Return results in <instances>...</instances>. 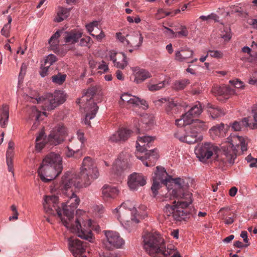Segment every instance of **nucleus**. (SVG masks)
Here are the masks:
<instances>
[{"label": "nucleus", "mask_w": 257, "mask_h": 257, "mask_svg": "<svg viewBox=\"0 0 257 257\" xmlns=\"http://www.w3.org/2000/svg\"><path fill=\"white\" fill-rule=\"evenodd\" d=\"M188 31L187 30L186 27L184 26H181L180 28V30L178 32H176L175 34V38L187 37L188 35Z\"/></svg>", "instance_id": "obj_49"}, {"label": "nucleus", "mask_w": 257, "mask_h": 257, "mask_svg": "<svg viewBox=\"0 0 257 257\" xmlns=\"http://www.w3.org/2000/svg\"><path fill=\"white\" fill-rule=\"evenodd\" d=\"M62 160V159L60 155L54 152H51L45 157L42 163L53 166L56 168H60L63 169Z\"/></svg>", "instance_id": "obj_22"}, {"label": "nucleus", "mask_w": 257, "mask_h": 257, "mask_svg": "<svg viewBox=\"0 0 257 257\" xmlns=\"http://www.w3.org/2000/svg\"><path fill=\"white\" fill-rule=\"evenodd\" d=\"M120 98L122 101L126 103L130 106H146L147 105V102L145 100L140 99L139 98L128 93L123 94Z\"/></svg>", "instance_id": "obj_23"}, {"label": "nucleus", "mask_w": 257, "mask_h": 257, "mask_svg": "<svg viewBox=\"0 0 257 257\" xmlns=\"http://www.w3.org/2000/svg\"><path fill=\"white\" fill-rule=\"evenodd\" d=\"M224 124L220 123L211 127L210 130V134H214L215 136H219L223 132Z\"/></svg>", "instance_id": "obj_44"}, {"label": "nucleus", "mask_w": 257, "mask_h": 257, "mask_svg": "<svg viewBox=\"0 0 257 257\" xmlns=\"http://www.w3.org/2000/svg\"><path fill=\"white\" fill-rule=\"evenodd\" d=\"M80 181L79 177H77L76 175H70L69 174H65L62 178L61 183L60 187L64 194H68L69 191L74 192L73 189L75 188H81L84 187L82 184L80 183L78 186V182Z\"/></svg>", "instance_id": "obj_14"}, {"label": "nucleus", "mask_w": 257, "mask_h": 257, "mask_svg": "<svg viewBox=\"0 0 257 257\" xmlns=\"http://www.w3.org/2000/svg\"><path fill=\"white\" fill-rule=\"evenodd\" d=\"M164 32L166 34L168 35L169 37L170 38H175V34L176 33L174 32L172 30L165 26H164Z\"/></svg>", "instance_id": "obj_58"}, {"label": "nucleus", "mask_w": 257, "mask_h": 257, "mask_svg": "<svg viewBox=\"0 0 257 257\" xmlns=\"http://www.w3.org/2000/svg\"><path fill=\"white\" fill-rule=\"evenodd\" d=\"M104 232L106 239L103 240V244L106 249L111 250L114 248H120L124 245V240L117 232L105 230Z\"/></svg>", "instance_id": "obj_13"}, {"label": "nucleus", "mask_w": 257, "mask_h": 257, "mask_svg": "<svg viewBox=\"0 0 257 257\" xmlns=\"http://www.w3.org/2000/svg\"><path fill=\"white\" fill-rule=\"evenodd\" d=\"M184 115V119H185V121H186V124L188 125H192V124L193 123L194 120H195L194 119V117L192 116V115L188 114V112H187L185 114H183Z\"/></svg>", "instance_id": "obj_53"}, {"label": "nucleus", "mask_w": 257, "mask_h": 257, "mask_svg": "<svg viewBox=\"0 0 257 257\" xmlns=\"http://www.w3.org/2000/svg\"><path fill=\"white\" fill-rule=\"evenodd\" d=\"M64 41L66 43L74 44L78 42L82 36V32L80 30H73L65 33Z\"/></svg>", "instance_id": "obj_26"}, {"label": "nucleus", "mask_w": 257, "mask_h": 257, "mask_svg": "<svg viewBox=\"0 0 257 257\" xmlns=\"http://www.w3.org/2000/svg\"><path fill=\"white\" fill-rule=\"evenodd\" d=\"M172 13L165 11L163 9H159L158 10L157 13L156 17L158 19H161L165 18L166 16H169Z\"/></svg>", "instance_id": "obj_51"}, {"label": "nucleus", "mask_w": 257, "mask_h": 257, "mask_svg": "<svg viewBox=\"0 0 257 257\" xmlns=\"http://www.w3.org/2000/svg\"><path fill=\"white\" fill-rule=\"evenodd\" d=\"M118 190L113 187L105 185L102 188V197L105 201H109L115 198L118 195Z\"/></svg>", "instance_id": "obj_24"}, {"label": "nucleus", "mask_w": 257, "mask_h": 257, "mask_svg": "<svg viewBox=\"0 0 257 257\" xmlns=\"http://www.w3.org/2000/svg\"><path fill=\"white\" fill-rule=\"evenodd\" d=\"M232 213L233 212H231V209L229 207H225L221 208L218 212V214L219 215V218L223 220Z\"/></svg>", "instance_id": "obj_45"}, {"label": "nucleus", "mask_w": 257, "mask_h": 257, "mask_svg": "<svg viewBox=\"0 0 257 257\" xmlns=\"http://www.w3.org/2000/svg\"><path fill=\"white\" fill-rule=\"evenodd\" d=\"M212 93L220 101L228 99L235 94V90L226 86L215 85L211 89Z\"/></svg>", "instance_id": "obj_19"}, {"label": "nucleus", "mask_w": 257, "mask_h": 257, "mask_svg": "<svg viewBox=\"0 0 257 257\" xmlns=\"http://www.w3.org/2000/svg\"><path fill=\"white\" fill-rule=\"evenodd\" d=\"M208 53L211 57L217 59L221 58L223 57V53L220 51L209 50Z\"/></svg>", "instance_id": "obj_54"}, {"label": "nucleus", "mask_w": 257, "mask_h": 257, "mask_svg": "<svg viewBox=\"0 0 257 257\" xmlns=\"http://www.w3.org/2000/svg\"><path fill=\"white\" fill-rule=\"evenodd\" d=\"M229 83L232 84L235 87L237 88H243L244 86L242 81L238 79L235 80H230Z\"/></svg>", "instance_id": "obj_57"}, {"label": "nucleus", "mask_w": 257, "mask_h": 257, "mask_svg": "<svg viewBox=\"0 0 257 257\" xmlns=\"http://www.w3.org/2000/svg\"><path fill=\"white\" fill-rule=\"evenodd\" d=\"M60 34L59 31H57L54 35L50 38L49 43L50 45L51 48L52 50H55L58 49L59 41L58 39L60 37Z\"/></svg>", "instance_id": "obj_39"}, {"label": "nucleus", "mask_w": 257, "mask_h": 257, "mask_svg": "<svg viewBox=\"0 0 257 257\" xmlns=\"http://www.w3.org/2000/svg\"><path fill=\"white\" fill-rule=\"evenodd\" d=\"M44 141V133L41 132L39 136L36 139V149L40 151L45 146L46 143Z\"/></svg>", "instance_id": "obj_40"}, {"label": "nucleus", "mask_w": 257, "mask_h": 257, "mask_svg": "<svg viewBox=\"0 0 257 257\" xmlns=\"http://www.w3.org/2000/svg\"><path fill=\"white\" fill-rule=\"evenodd\" d=\"M68 193L65 194L67 200L63 204V215L62 222L72 232L77 234L81 238L92 242L93 236L91 231H86L82 228V218L76 217L75 221H73L74 212L80 202V199L75 192L70 191Z\"/></svg>", "instance_id": "obj_2"}, {"label": "nucleus", "mask_w": 257, "mask_h": 257, "mask_svg": "<svg viewBox=\"0 0 257 257\" xmlns=\"http://www.w3.org/2000/svg\"><path fill=\"white\" fill-rule=\"evenodd\" d=\"M29 116L28 118V120H37L40 121L41 118V116L42 115H44L47 116V113L46 112H41L40 111L38 110L36 106H33L30 107L29 109Z\"/></svg>", "instance_id": "obj_30"}, {"label": "nucleus", "mask_w": 257, "mask_h": 257, "mask_svg": "<svg viewBox=\"0 0 257 257\" xmlns=\"http://www.w3.org/2000/svg\"><path fill=\"white\" fill-rule=\"evenodd\" d=\"M155 139V137L144 136L139 137L136 143V148L138 151L140 152H146L145 156L137 158L143 161L146 166H153L158 159V155L157 149L147 150V148H150V144Z\"/></svg>", "instance_id": "obj_5"}, {"label": "nucleus", "mask_w": 257, "mask_h": 257, "mask_svg": "<svg viewBox=\"0 0 257 257\" xmlns=\"http://www.w3.org/2000/svg\"><path fill=\"white\" fill-rule=\"evenodd\" d=\"M57 61V58L55 55L53 54H50L46 57V59L45 60L44 64L45 65H46L50 67Z\"/></svg>", "instance_id": "obj_48"}, {"label": "nucleus", "mask_w": 257, "mask_h": 257, "mask_svg": "<svg viewBox=\"0 0 257 257\" xmlns=\"http://www.w3.org/2000/svg\"><path fill=\"white\" fill-rule=\"evenodd\" d=\"M67 135V130L62 123L55 126L51 132L48 138V143L56 146L62 143Z\"/></svg>", "instance_id": "obj_15"}, {"label": "nucleus", "mask_w": 257, "mask_h": 257, "mask_svg": "<svg viewBox=\"0 0 257 257\" xmlns=\"http://www.w3.org/2000/svg\"><path fill=\"white\" fill-rule=\"evenodd\" d=\"M77 139L79 140L78 146H75L73 143H71L67 146L68 152L66 153V155L68 157H73L76 159H79L83 155L82 151L80 150L79 148H81L85 142L84 135L81 131L79 130L77 131Z\"/></svg>", "instance_id": "obj_18"}, {"label": "nucleus", "mask_w": 257, "mask_h": 257, "mask_svg": "<svg viewBox=\"0 0 257 257\" xmlns=\"http://www.w3.org/2000/svg\"><path fill=\"white\" fill-rule=\"evenodd\" d=\"M201 112L202 108L199 103L194 105L188 111V114H190L194 117L198 116L201 114Z\"/></svg>", "instance_id": "obj_43"}, {"label": "nucleus", "mask_w": 257, "mask_h": 257, "mask_svg": "<svg viewBox=\"0 0 257 257\" xmlns=\"http://www.w3.org/2000/svg\"><path fill=\"white\" fill-rule=\"evenodd\" d=\"M113 213L117 216L120 222L137 224L140 221L138 218L137 210L133 201L127 200L123 202L113 210Z\"/></svg>", "instance_id": "obj_7"}, {"label": "nucleus", "mask_w": 257, "mask_h": 257, "mask_svg": "<svg viewBox=\"0 0 257 257\" xmlns=\"http://www.w3.org/2000/svg\"><path fill=\"white\" fill-rule=\"evenodd\" d=\"M193 54V51L189 48H181L180 50L175 52V59L179 62H183L192 57Z\"/></svg>", "instance_id": "obj_25"}, {"label": "nucleus", "mask_w": 257, "mask_h": 257, "mask_svg": "<svg viewBox=\"0 0 257 257\" xmlns=\"http://www.w3.org/2000/svg\"><path fill=\"white\" fill-rule=\"evenodd\" d=\"M62 170L60 168L42 163L38 169V173L41 180L45 183H48L56 178Z\"/></svg>", "instance_id": "obj_12"}, {"label": "nucleus", "mask_w": 257, "mask_h": 257, "mask_svg": "<svg viewBox=\"0 0 257 257\" xmlns=\"http://www.w3.org/2000/svg\"><path fill=\"white\" fill-rule=\"evenodd\" d=\"M169 81L170 79H168V80H165L155 84L149 83L147 85V87L148 89L151 91H158L163 88L167 85H168L169 83Z\"/></svg>", "instance_id": "obj_38"}, {"label": "nucleus", "mask_w": 257, "mask_h": 257, "mask_svg": "<svg viewBox=\"0 0 257 257\" xmlns=\"http://www.w3.org/2000/svg\"><path fill=\"white\" fill-rule=\"evenodd\" d=\"M207 107L208 113L213 118H217L224 114L220 108L210 103L207 104Z\"/></svg>", "instance_id": "obj_33"}, {"label": "nucleus", "mask_w": 257, "mask_h": 257, "mask_svg": "<svg viewBox=\"0 0 257 257\" xmlns=\"http://www.w3.org/2000/svg\"><path fill=\"white\" fill-rule=\"evenodd\" d=\"M50 67L48 65H45V64H44L43 65H42L41 70L40 71V74L42 77H44L48 75Z\"/></svg>", "instance_id": "obj_55"}, {"label": "nucleus", "mask_w": 257, "mask_h": 257, "mask_svg": "<svg viewBox=\"0 0 257 257\" xmlns=\"http://www.w3.org/2000/svg\"><path fill=\"white\" fill-rule=\"evenodd\" d=\"M218 150V148L214 144L206 142L196 147L195 153L199 161L206 162L214 154H216Z\"/></svg>", "instance_id": "obj_11"}, {"label": "nucleus", "mask_w": 257, "mask_h": 257, "mask_svg": "<svg viewBox=\"0 0 257 257\" xmlns=\"http://www.w3.org/2000/svg\"><path fill=\"white\" fill-rule=\"evenodd\" d=\"M227 140L229 143V146L222 147V155L224 156L223 159L225 163L233 165L237 156L240 154L238 152L239 148H240L241 153H243L247 151V146L245 139L239 136L231 135Z\"/></svg>", "instance_id": "obj_4"}, {"label": "nucleus", "mask_w": 257, "mask_h": 257, "mask_svg": "<svg viewBox=\"0 0 257 257\" xmlns=\"http://www.w3.org/2000/svg\"><path fill=\"white\" fill-rule=\"evenodd\" d=\"M91 38L89 36H85L81 39L79 45L81 46H87L90 43Z\"/></svg>", "instance_id": "obj_56"}, {"label": "nucleus", "mask_w": 257, "mask_h": 257, "mask_svg": "<svg viewBox=\"0 0 257 257\" xmlns=\"http://www.w3.org/2000/svg\"><path fill=\"white\" fill-rule=\"evenodd\" d=\"M109 58L113 65L118 69H124L128 65L126 56L123 53L110 51Z\"/></svg>", "instance_id": "obj_20"}, {"label": "nucleus", "mask_w": 257, "mask_h": 257, "mask_svg": "<svg viewBox=\"0 0 257 257\" xmlns=\"http://www.w3.org/2000/svg\"><path fill=\"white\" fill-rule=\"evenodd\" d=\"M190 126L193 128L195 130L198 131V134L202 131L206 130L208 128L205 122L198 119H195Z\"/></svg>", "instance_id": "obj_37"}, {"label": "nucleus", "mask_w": 257, "mask_h": 257, "mask_svg": "<svg viewBox=\"0 0 257 257\" xmlns=\"http://www.w3.org/2000/svg\"><path fill=\"white\" fill-rule=\"evenodd\" d=\"M153 179L160 181L167 187L170 195L180 199L177 202L174 201L173 205H165L163 209L165 218L177 221L185 220L188 218L189 212L186 208L192 203V194L187 191L189 185L184 179L172 178L167 174L165 168L161 166L156 167Z\"/></svg>", "instance_id": "obj_1"}, {"label": "nucleus", "mask_w": 257, "mask_h": 257, "mask_svg": "<svg viewBox=\"0 0 257 257\" xmlns=\"http://www.w3.org/2000/svg\"><path fill=\"white\" fill-rule=\"evenodd\" d=\"M98 88L96 86H93L89 88L84 93L81 99L78 100V103L81 105L85 102V111L86 112L84 123L85 124L90 125V120L93 118L98 111V107L92 98L97 91ZM84 105V104H83Z\"/></svg>", "instance_id": "obj_8"}, {"label": "nucleus", "mask_w": 257, "mask_h": 257, "mask_svg": "<svg viewBox=\"0 0 257 257\" xmlns=\"http://www.w3.org/2000/svg\"><path fill=\"white\" fill-rule=\"evenodd\" d=\"M58 197L57 196H45L44 199L43 206L46 213L55 215V213L62 220L63 215L62 210L58 207Z\"/></svg>", "instance_id": "obj_16"}, {"label": "nucleus", "mask_w": 257, "mask_h": 257, "mask_svg": "<svg viewBox=\"0 0 257 257\" xmlns=\"http://www.w3.org/2000/svg\"><path fill=\"white\" fill-rule=\"evenodd\" d=\"M184 119V115L183 114L180 118L176 120L175 124L176 125L180 127L187 125V124H186V121Z\"/></svg>", "instance_id": "obj_59"}, {"label": "nucleus", "mask_w": 257, "mask_h": 257, "mask_svg": "<svg viewBox=\"0 0 257 257\" xmlns=\"http://www.w3.org/2000/svg\"><path fill=\"white\" fill-rule=\"evenodd\" d=\"M70 10L59 7L58 9L57 16L55 18V21L61 22L66 19L69 15Z\"/></svg>", "instance_id": "obj_34"}, {"label": "nucleus", "mask_w": 257, "mask_h": 257, "mask_svg": "<svg viewBox=\"0 0 257 257\" xmlns=\"http://www.w3.org/2000/svg\"><path fill=\"white\" fill-rule=\"evenodd\" d=\"M80 170L78 176L80 181L78 182V186L81 183L87 187L99 175L94 160L90 157H86L83 159Z\"/></svg>", "instance_id": "obj_6"}, {"label": "nucleus", "mask_w": 257, "mask_h": 257, "mask_svg": "<svg viewBox=\"0 0 257 257\" xmlns=\"http://www.w3.org/2000/svg\"><path fill=\"white\" fill-rule=\"evenodd\" d=\"M68 242L69 250L74 257H86L85 252L88 244L87 241L70 237Z\"/></svg>", "instance_id": "obj_17"}, {"label": "nucleus", "mask_w": 257, "mask_h": 257, "mask_svg": "<svg viewBox=\"0 0 257 257\" xmlns=\"http://www.w3.org/2000/svg\"><path fill=\"white\" fill-rule=\"evenodd\" d=\"M8 22L5 24L1 30V34L2 35L8 38L10 36V29H11V24L12 21V18L11 16H9L8 17Z\"/></svg>", "instance_id": "obj_42"}, {"label": "nucleus", "mask_w": 257, "mask_h": 257, "mask_svg": "<svg viewBox=\"0 0 257 257\" xmlns=\"http://www.w3.org/2000/svg\"><path fill=\"white\" fill-rule=\"evenodd\" d=\"M91 35L95 38L97 41L100 42L105 37V35L102 30H100V32L98 35H95L94 34H91Z\"/></svg>", "instance_id": "obj_60"}, {"label": "nucleus", "mask_w": 257, "mask_h": 257, "mask_svg": "<svg viewBox=\"0 0 257 257\" xmlns=\"http://www.w3.org/2000/svg\"><path fill=\"white\" fill-rule=\"evenodd\" d=\"M161 182H160V181L153 179V184L151 187V190L154 197H155L157 195L158 190L161 187Z\"/></svg>", "instance_id": "obj_46"}, {"label": "nucleus", "mask_w": 257, "mask_h": 257, "mask_svg": "<svg viewBox=\"0 0 257 257\" xmlns=\"http://www.w3.org/2000/svg\"><path fill=\"white\" fill-rule=\"evenodd\" d=\"M121 134H119L118 131L109 137L108 141L111 143H117L120 141V138H121L120 137V135H121Z\"/></svg>", "instance_id": "obj_50"}, {"label": "nucleus", "mask_w": 257, "mask_h": 257, "mask_svg": "<svg viewBox=\"0 0 257 257\" xmlns=\"http://www.w3.org/2000/svg\"><path fill=\"white\" fill-rule=\"evenodd\" d=\"M123 153L120 154L112 165V171L116 174H119L124 168L125 162L121 157Z\"/></svg>", "instance_id": "obj_32"}, {"label": "nucleus", "mask_w": 257, "mask_h": 257, "mask_svg": "<svg viewBox=\"0 0 257 257\" xmlns=\"http://www.w3.org/2000/svg\"><path fill=\"white\" fill-rule=\"evenodd\" d=\"M253 120L254 122L252 123H249L248 126L252 129H256L257 128V113H254L253 114Z\"/></svg>", "instance_id": "obj_64"}, {"label": "nucleus", "mask_w": 257, "mask_h": 257, "mask_svg": "<svg viewBox=\"0 0 257 257\" xmlns=\"http://www.w3.org/2000/svg\"><path fill=\"white\" fill-rule=\"evenodd\" d=\"M190 83L189 80L187 79L177 80L173 82L172 88L176 90H181L184 89Z\"/></svg>", "instance_id": "obj_36"}, {"label": "nucleus", "mask_w": 257, "mask_h": 257, "mask_svg": "<svg viewBox=\"0 0 257 257\" xmlns=\"http://www.w3.org/2000/svg\"><path fill=\"white\" fill-rule=\"evenodd\" d=\"M175 138L182 142H185L188 144H192L202 140V136L198 133V131L195 130L190 126L186 128L185 130L180 129L175 134Z\"/></svg>", "instance_id": "obj_10"}, {"label": "nucleus", "mask_w": 257, "mask_h": 257, "mask_svg": "<svg viewBox=\"0 0 257 257\" xmlns=\"http://www.w3.org/2000/svg\"><path fill=\"white\" fill-rule=\"evenodd\" d=\"M66 76V74H65L58 73L57 74L52 76L51 79L53 83L56 84L61 85L65 81Z\"/></svg>", "instance_id": "obj_41"}, {"label": "nucleus", "mask_w": 257, "mask_h": 257, "mask_svg": "<svg viewBox=\"0 0 257 257\" xmlns=\"http://www.w3.org/2000/svg\"><path fill=\"white\" fill-rule=\"evenodd\" d=\"M127 184L131 190H135L144 186L146 184V179L142 174L134 173L129 176Z\"/></svg>", "instance_id": "obj_21"}, {"label": "nucleus", "mask_w": 257, "mask_h": 257, "mask_svg": "<svg viewBox=\"0 0 257 257\" xmlns=\"http://www.w3.org/2000/svg\"><path fill=\"white\" fill-rule=\"evenodd\" d=\"M98 69L100 72L104 73L108 70V66L104 61H102V63L98 66Z\"/></svg>", "instance_id": "obj_62"}, {"label": "nucleus", "mask_w": 257, "mask_h": 257, "mask_svg": "<svg viewBox=\"0 0 257 257\" xmlns=\"http://www.w3.org/2000/svg\"><path fill=\"white\" fill-rule=\"evenodd\" d=\"M156 106H159L162 103H166V111L168 113H172V110L176 109V104L172 101V99L161 98L154 101Z\"/></svg>", "instance_id": "obj_28"}, {"label": "nucleus", "mask_w": 257, "mask_h": 257, "mask_svg": "<svg viewBox=\"0 0 257 257\" xmlns=\"http://www.w3.org/2000/svg\"><path fill=\"white\" fill-rule=\"evenodd\" d=\"M100 256L101 257H118L117 254L116 252H110L108 251L102 252L101 254H100Z\"/></svg>", "instance_id": "obj_61"}, {"label": "nucleus", "mask_w": 257, "mask_h": 257, "mask_svg": "<svg viewBox=\"0 0 257 257\" xmlns=\"http://www.w3.org/2000/svg\"><path fill=\"white\" fill-rule=\"evenodd\" d=\"M151 77L152 75L148 71L145 69H140L136 73L134 81L139 84Z\"/></svg>", "instance_id": "obj_31"}, {"label": "nucleus", "mask_w": 257, "mask_h": 257, "mask_svg": "<svg viewBox=\"0 0 257 257\" xmlns=\"http://www.w3.org/2000/svg\"><path fill=\"white\" fill-rule=\"evenodd\" d=\"M220 36L225 41H229L231 38V36L229 30H227V31H226L225 33H222V34H220Z\"/></svg>", "instance_id": "obj_63"}, {"label": "nucleus", "mask_w": 257, "mask_h": 257, "mask_svg": "<svg viewBox=\"0 0 257 257\" xmlns=\"http://www.w3.org/2000/svg\"><path fill=\"white\" fill-rule=\"evenodd\" d=\"M9 118V107L7 104H3L0 107V126L5 127Z\"/></svg>", "instance_id": "obj_29"}, {"label": "nucleus", "mask_w": 257, "mask_h": 257, "mask_svg": "<svg viewBox=\"0 0 257 257\" xmlns=\"http://www.w3.org/2000/svg\"><path fill=\"white\" fill-rule=\"evenodd\" d=\"M118 132L119 134H121L120 135V137L122 138H120V141H125L130 137L132 131L130 130L122 128L118 130Z\"/></svg>", "instance_id": "obj_47"}, {"label": "nucleus", "mask_w": 257, "mask_h": 257, "mask_svg": "<svg viewBox=\"0 0 257 257\" xmlns=\"http://www.w3.org/2000/svg\"><path fill=\"white\" fill-rule=\"evenodd\" d=\"M235 218V213H232V214H230L228 216L225 217V219H223V220L226 225H230L234 222Z\"/></svg>", "instance_id": "obj_52"}, {"label": "nucleus", "mask_w": 257, "mask_h": 257, "mask_svg": "<svg viewBox=\"0 0 257 257\" xmlns=\"http://www.w3.org/2000/svg\"><path fill=\"white\" fill-rule=\"evenodd\" d=\"M231 128L235 131H239L241 130L242 127H246L250 126L249 125V120L247 117L243 118L241 121H234L231 124Z\"/></svg>", "instance_id": "obj_35"}, {"label": "nucleus", "mask_w": 257, "mask_h": 257, "mask_svg": "<svg viewBox=\"0 0 257 257\" xmlns=\"http://www.w3.org/2000/svg\"><path fill=\"white\" fill-rule=\"evenodd\" d=\"M143 39L141 33H136L131 36L129 40H126V44L134 49H138L142 44Z\"/></svg>", "instance_id": "obj_27"}, {"label": "nucleus", "mask_w": 257, "mask_h": 257, "mask_svg": "<svg viewBox=\"0 0 257 257\" xmlns=\"http://www.w3.org/2000/svg\"><path fill=\"white\" fill-rule=\"evenodd\" d=\"M66 99V96L64 92L58 90L54 92L53 94H48L46 98L40 97L37 101L38 103H42L44 110H50L64 103Z\"/></svg>", "instance_id": "obj_9"}, {"label": "nucleus", "mask_w": 257, "mask_h": 257, "mask_svg": "<svg viewBox=\"0 0 257 257\" xmlns=\"http://www.w3.org/2000/svg\"><path fill=\"white\" fill-rule=\"evenodd\" d=\"M145 248L152 257H181L174 247L170 245L166 247L164 239L158 233H147L144 237Z\"/></svg>", "instance_id": "obj_3"}]
</instances>
